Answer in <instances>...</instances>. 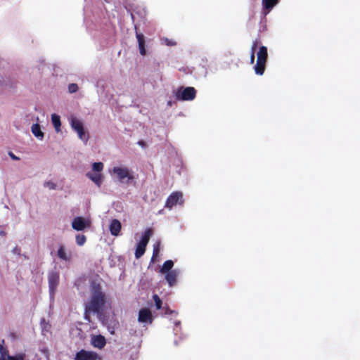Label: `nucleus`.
Masks as SVG:
<instances>
[{"mask_svg":"<svg viewBox=\"0 0 360 360\" xmlns=\"http://www.w3.org/2000/svg\"><path fill=\"white\" fill-rule=\"evenodd\" d=\"M86 176L92 180L98 186H100L102 183V176L101 174H91L87 173Z\"/></svg>","mask_w":360,"mask_h":360,"instance_id":"4be33fe9","label":"nucleus"},{"mask_svg":"<svg viewBox=\"0 0 360 360\" xmlns=\"http://www.w3.org/2000/svg\"><path fill=\"white\" fill-rule=\"evenodd\" d=\"M172 311L171 310H169V309H167V311H166V313H172Z\"/></svg>","mask_w":360,"mask_h":360,"instance_id":"e433bc0d","label":"nucleus"},{"mask_svg":"<svg viewBox=\"0 0 360 360\" xmlns=\"http://www.w3.org/2000/svg\"><path fill=\"white\" fill-rule=\"evenodd\" d=\"M260 44V41L259 39H256L253 41L252 46H251V54L255 56V52L258 48L259 44Z\"/></svg>","mask_w":360,"mask_h":360,"instance_id":"bb28decb","label":"nucleus"},{"mask_svg":"<svg viewBox=\"0 0 360 360\" xmlns=\"http://www.w3.org/2000/svg\"><path fill=\"white\" fill-rule=\"evenodd\" d=\"M91 222L82 217H76L72 221V227L76 231H83L86 228L90 227Z\"/></svg>","mask_w":360,"mask_h":360,"instance_id":"1a4fd4ad","label":"nucleus"},{"mask_svg":"<svg viewBox=\"0 0 360 360\" xmlns=\"http://www.w3.org/2000/svg\"><path fill=\"white\" fill-rule=\"evenodd\" d=\"M139 145L141 146L142 147H144L146 146V143L143 141H139L138 142Z\"/></svg>","mask_w":360,"mask_h":360,"instance_id":"c9c22d12","label":"nucleus"},{"mask_svg":"<svg viewBox=\"0 0 360 360\" xmlns=\"http://www.w3.org/2000/svg\"><path fill=\"white\" fill-rule=\"evenodd\" d=\"M23 355H17V356H8V360H23Z\"/></svg>","mask_w":360,"mask_h":360,"instance_id":"2f4dec72","label":"nucleus"},{"mask_svg":"<svg viewBox=\"0 0 360 360\" xmlns=\"http://www.w3.org/2000/svg\"><path fill=\"white\" fill-rule=\"evenodd\" d=\"M75 239L76 243L79 246L83 245L86 241V238L83 234H77L75 237Z\"/></svg>","mask_w":360,"mask_h":360,"instance_id":"393cba45","label":"nucleus"},{"mask_svg":"<svg viewBox=\"0 0 360 360\" xmlns=\"http://www.w3.org/2000/svg\"><path fill=\"white\" fill-rule=\"evenodd\" d=\"M70 125L74 131L77 133L78 137L85 143H87L89 139L88 132H86L83 126V123L76 117H71Z\"/></svg>","mask_w":360,"mask_h":360,"instance_id":"20e7f679","label":"nucleus"},{"mask_svg":"<svg viewBox=\"0 0 360 360\" xmlns=\"http://www.w3.org/2000/svg\"><path fill=\"white\" fill-rule=\"evenodd\" d=\"M105 302V295L100 289L95 290L89 304L86 306V310L99 313L102 310Z\"/></svg>","mask_w":360,"mask_h":360,"instance_id":"f257e3e1","label":"nucleus"},{"mask_svg":"<svg viewBox=\"0 0 360 360\" xmlns=\"http://www.w3.org/2000/svg\"><path fill=\"white\" fill-rule=\"evenodd\" d=\"M139 321L141 323H152L153 316L151 311L148 308L141 309L139 313Z\"/></svg>","mask_w":360,"mask_h":360,"instance_id":"9b49d317","label":"nucleus"},{"mask_svg":"<svg viewBox=\"0 0 360 360\" xmlns=\"http://www.w3.org/2000/svg\"><path fill=\"white\" fill-rule=\"evenodd\" d=\"M112 171L114 174L117 175L118 180L121 183L130 184L134 181L135 179L132 172H131L130 170L126 167H113Z\"/></svg>","mask_w":360,"mask_h":360,"instance_id":"7ed1b4c3","label":"nucleus"},{"mask_svg":"<svg viewBox=\"0 0 360 360\" xmlns=\"http://www.w3.org/2000/svg\"><path fill=\"white\" fill-rule=\"evenodd\" d=\"M32 134L38 139H42L44 138V133L41 130V127L39 124H34L31 127Z\"/></svg>","mask_w":360,"mask_h":360,"instance_id":"6ab92c4d","label":"nucleus"},{"mask_svg":"<svg viewBox=\"0 0 360 360\" xmlns=\"http://www.w3.org/2000/svg\"><path fill=\"white\" fill-rule=\"evenodd\" d=\"M255 56L253 54H250V64H253L255 63Z\"/></svg>","mask_w":360,"mask_h":360,"instance_id":"473e14b6","label":"nucleus"},{"mask_svg":"<svg viewBox=\"0 0 360 360\" xmlns=\"http://www.w3.org/2000/svg\"><path fill=\"white\" fill-rule=\"evenodd\" d=\"M74 360H101V358L95 352L81 349L76 353Z\"/></svg>","mask_w":360,"mask_h":360,"instance_id":"423d86ee","label":"nucleus"},{"mask_svg":"<svg viewBox=\"0 0 360 360\" xmlns=\"http://www.w3.org/2000/svg\"><path fill=\"white\" fill-rule=\"evenodd\" d=\"M68 91L70 93H75L78 91V86L77 84L72 83L68 86Z\"/></svg>","mask_w":360,"mask_h":360,"instance_id":"c756f323","label":"nucleus"},{"mask_svg":"<svg viewBox=\"0 0 360 360\" xmlns=\"http://www.w3.org/2000/svg\"><path fill=\"white\" fill-rule=\"evenodd\" d=\"M152 235H153V230L150 228L147 229L144 231L139 243L147 245Z\"/></svg>","mask_w":360,"mask_h":360,"instance_id":"a211bd4d","label":"nucleus"},{"mask_svg":"<svg viewBox=\"0 0 360 360\" xmlns=\"http://www.w3.org/2000/svg\"><path fill=\"white\" fill-rule=\"evenodd\" d=\"M7 84L6 83L5 80L3 79L2 81L0 80V86H6Z\"/></svg>","mask_w":360,"mask_h":360,"instance_id":"f704fd0d","label":"nucleus"},{"mask_svg":"<svg viewBox=\"0 0 360 360\" xmlns=\"http://www.w3.org/2000/svg\"><path fill=\"white\" fill-rule=\"evenodd\" d=\"M57 256L60 259L65 262H70L72 258V252H67L63 245H59L57 251Z\"/></svg>","mask_w":360,"mask_h":360,"instance_id":"f8f14e48","label":"nucleus"},{"mask_svg":"<svg viewBox=\"0 0 360 360\" xmlns=\"http://www.w3.org/2000/svg\"><path fill=\"white\" fill-rule=\"evenodd\" d=\"M92 169L95 172H100L103 169V164L101 162H94L92 165Z\"/></svg>","mask_w":360,"mask_h":360,"instance_id":"cd10ccee","label":"nucleus"},{"mask_svg":"<svg viewBox=\"0 0 360 360\" xmlns=\"http://www.w3.org/2000/svg\"><path fill=\"white\" fill-rule=\"evenodd\" d=\"M91 344L94 347L102 349L106 344V340L105 337L101 335H95L91 339Z\"/></svg>","mask_w":360,"mask_h":360,"instance_id":"4468645a","label":"nucleus"},{"mask_svg":"<svg viewBox=\"0 0 360 360\" xmlns=\"http://www.w3.org/2000/svg\"><path fill=\"white\" fill-rule=\"evenodd\" d=\"M51 121L52 124L57 132H59L60 131V126H61V122L60 116H58L56 114H53L51 115Z\"/></svg>","mask_w":360,"mask_h":360,"instance_id":"412c9836","label":"nucleus"},{"mask_svg":"<svg viewBox=\"0 0 360 360\" xmlns=\"http://www.w3.org/2000/svg\"><path fill=\"white\" fill-rule=\"evenodd\" d=\"M267 59V48L264 46H261L257 53V63L254 67L256 75H262L264 73Z\"/></svg>","mask_w":360,"mask_h":360,"instance_id":"f03ea898","label":"nucleus"},{"mask_svg":"<svg viewBox=\"0 0 360 360\" xmlns=\"http://www.w3.org/2000/svg\"><path fill=\"white\" fill-rule=\"evenodd\" d=\"M147 245L139 243L136 245L135 257L136 259L140 258L145 253L146 248Z\"/></svg>","mask_w":360,"mask_h":360,"instance_id":"5701e85b","label":"nucleus"},{"mask_svg":"<svg viewBox=\"0 0 360 360\" xmlns=\"http://www.w3.org/2000/svg\"><path fill=\"white\" fill-rule=\"evenodd\" d=\"M281 0H262V13L266 16L279 3Z\"/></svg>","mask_w":360,"mask_h":360,"instance_id":"9d476101","label":"nucleus"},{"mask_svg":"<svg viewBox=\"0 0 360 360\" xmlns=\"http://www.w3.org/2000/svg\"><path fill=\"white\" fill-rule=\"evenodd\" d=\"M153 298L154 300L157 309H160L162 308V304L161 299L156 294L153 295Z\"/></svg>","mask_w":360,"mask_h":360,"instance_id":"a878e982","label":"nucleus"},{"mask_svg":"<svg viewBox=\"0 0 360 360\" xmlns=\"http://www.w3.org/2000/svg\"><path fill=\"white\" fill-rule=\"evenodd\" d=\"M9 155H10V157H11L13 160H18L20 159L18 157L15 156V155L13 153H9Z\"/></svg>","mask_w":360,"mask_h":360,"instance_id":"72a5a7b5","label":"nucleus"},{"mask_svg":"<svg viewBox=\"0 0 360 360\" xmlns=\"http://www.w3.org/2000/svg\"><path fill=\"white\" fill-rule=\"evenodd\" d=\"M173 266H174V262L172 260H170V259L167 260L163 263V264L160 269V272L162 274H167L168 272H170L172 270V269Z\"/></svg>","mask_w":360,"mask_h":360,"instance_id":"aec40b11","label":"nucleus"},{"mask_svg":"<svg viewBox=\"0 0 360 360\" xmlns=\"http://www.w3.org/2000/svg\"><path fill=\"white\" fill-rule=\"evenodd\" d=\"M136 37L138 41L139 49L141 56L146 54L145 37L142 33L136 32Z\"/></svg>","mask_w":360,"mask_h":360,"instance_id":"ddd939ff","label":"nucleus"},{"mask_svg":"<svg viewBox=\"0 0 360 360\" xmlns=\"http://www.w3.org/2000/svg\"><path fill=\"white\" fill-rule=\"evenodd\" d=\"M179 276V271L176 269L172 270L165 275V279L169 283V286H173L176 283V278Z\"/></svg>","mask_w":360,"mask_h":360,"instance_id":"2eb2a0df","label":"nucleus"},{"mask_svg":"<svg viewBox=\"0 0 360 360\" xmlns=\"http://www.w3.org/2000/svg\"><path fill=\"white\" fill-rule=\"evenodd\" d=\"M121 223L117 219H112L110 224V231L112 235L117 236L121 231Z\"/></svg>","mask_w":360,"mask_h":360,"instance_id":"dca6fc26","label":"nucleus"},{"mask_svg":"<svg viewBox=\"0 0 360 360\" xmlns=\"http://www.w3.org/2000/svg\"><path fill=\"white\" fill-rule=\"evenodd\" d=\"M195 96L196 90L191 86L186 87L181 93L178 91L176 94L177 98L182 101H192Z\"/></svg>","mask_w":360,"mask_h":360,"instance_id":"0eeeda50","label":"nucleus"},{"mask_svg":"<svg viewBox=\"0 0 360 360\" xmlns=\"http://www.w3.org/2000/svg\"><path fill=\"white\" fill-rule=\"evenodd\" d=\"M160 252V243H158L156 245H154L153 247V256H152V261L155 260V258L158 255Z\"/></svg>","mask_w":360,"mask_h":360,"instance_id":"c85d7f7f","label":"nucleus"},{"mask_svg":"<svg viewBox=\"0 0 360 360\" xmlns=\"http://www.w3.org/2000/svg\"><path fill=\"white\" fill-rule=\"evenodd\" d=\"M184 203L183 194L180 191L172 193L166 200L165 207L171 210L173 207Z\"/></svg>","mask_w":360,"mask_h":360,"instance_id":"39448f33","label":"nucleus"},{"mask_svg":"<svg viewBox=\"0 0 360 360\" xmlns=\"http://www.w3.org/2000/svg\"><path fill=\"white\" fill-rule=\"evenodd\" d=\"M49 292L51 296H53L56 288L59 284V274L56 271H51L48 276Z\"/></svg>","mask_w":360,"mask_h":360,"instance_id":"6e6552de","label":"nucleus"},{"mask_svg":"<svg viewBox=\"0 0 360 360\" xmlns=\"http://www.w3.org/2000/svg\"><path fill=\"white\" fill-rule=\"evenodd\" d=\"M152 235H153V230L150 228L147 229L144 231L139 243L147 245Z\"/></svg>","mask_w":360,"mask_h":360,"instance_id":"f3484780","label":"nucleus"},{"mask_svg":"<svg viewBox=\"0 0 360 360\" xmlns=\"http://www.w3.org/2000/svg\"><path fill=\"white\" fill-rule=\"evenodd\" d=\"M44 187L49 188V189L54 190L56 188V184L52 181H46L44 184Z\"/></svg>","mask_w":360,"mask_h":360,"instance_id":"7c9ffc66","label":"nucleus"},{"mask_svg":"<svg viewBox=\"0 0 360 360\" xmlns=\"http://www.w3.org/2000/svg\"><path fill=\"white\" fill-rule=\"evenodd\" d=\"M0 354L2 358H5L6 356L8 357V351L6 347H4V340H2L1 342L0 343Z\"/></svg>","mask_w":360,"mask_h":360,"instance_id":"b1692460","label":"nucleus"}]
</instances>
